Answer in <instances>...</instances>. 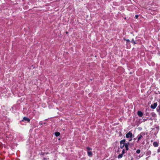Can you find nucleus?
I'll use <instances>...</instances> for the list:
<instances>
[{"label":"nucleus","instance_id":"4","mask_svg":"<svg viewBox=\"0 0 160 160\" xmlns=\"http://www.w3.org/2000/svg\"><path fill=\"white\" fill-rule=\"evenodd\" d=\"M157 105V103H156V102L154 103L153 104H152L151 105L150 107L151 108L154 109L156 108Z\"/></svg>","mask_w":160,"mask_h":160},{"label":"nucleus","instance_id":"20","mask_svg":"<svg viewBox=\"0 0 160 160\" xmlns=\"http://www.w3.org/2000/svg\"><path fill=\"white\" fill-rule=\"evenodd\" d=\"M143 156V155H140L139 156H138V158H140L141 157H142Z\"/></svg>","mask_w":160,"mask_h":160},{"label":"nucleus","instance_id":"2","mask_svg":"<svg viewBox=\"0 0 160 160\" xmlns=\"http://www.w3.org/2000/svg\"><path fill=\"white\" fill-rule=\"evenodd\" d=\"M125 140H121L120 141V147L122 149L123 148L125 145Z\"/></svg>","mask_w":160,"mask_h":160},{"label":"nucleus","instance_id":"14","mask_svg":"<svg viewBox=\"0 0 160 160\" xmlns=\"http://www.w3.org/2000/svg\"><path fill=\"white\" fill-rule=\"evenodd\" d=\"M124 40H126L127 41V43L128 44V43H129L130 41L129 39H126L125 38H124Z\"/></svg>","mask_w":160,"mask_h":160},{"label":"nucleus","instance_id":"17","mask_svg":"<svg viewBox=\"0 0 160 160\" xmlns=\"http://www.w3.org/2000/svg\"><path fill=\"white\" fill-rule=\"evenodd\" d=\"M131 42L132 43H133L134 44H136V43L135 42V41H134L133 39H132V40L131 41Z\"/></svg>","mask_w":160,"mask_h":160},{"label":"nucleus","instance_id":"10","mask_svg":"<svg viewBox=\"0 0 160 160\" xmlns=\"http://www.w3.org/2000/svg\"><path fill=\"white\" fill-rule=\"evenodd\" d=\"M129 144L128 143L125 144L124 146L125 147L126 150H128V146L129 145Z\"/></svg>","mask_w":160,"mask_h":160},{"label":"nucleus","instance_id":"21","mask_svg":"<svg viewBox=\"0 0 160 160\" xmlns=\"http://www.w3.org/2000/svg\"><path fill=\"white\" fill-rule=\"evenodd\" d=\"M135 17L136 18H138V15H136L135 16Z\"/></svg>","mask_w":160,"mask_h":160},{"label":"nucleus","instance_id":"1","mask_svg":"<svg viewBox=\"0 0 160 160\" xmlns=\"http://www.w3.org/2000/svg\"><path fill=\"white\" fill-rule=\"evenodd\" d=\"M132 133L130 131L126 134V136L127 138H130L129 141H130L132 140Z\"/></svg>","mask_w":160,"mask_h":160},{"label":"nucleus","instance_id":"11","mask_svg":"<svg viewBox=\"0 0 160 160\" xmlns=\"http://www.w3.org/2000/svg\"><path fill=\"white\" fill-rule=\"evenodd\" d=\"M55 135L56 137H58L60 135V133L58 132H56L55 133Z\"/></svg>","mask_w":160,"mask_h":160},{"label":"nucleus","instance_id":"24","mask_svg":"<svg viewBox=\"0 0 160 160\" xmlns=\"http://www.w3.org/2000/svg\"><path fill=\"white\" fill-rule=\"evenodd\" d=\"M44 160H46L45 158H44Z\"/></svg>","mask_w":160,"mask_h":160},{"label":"nucleus","instance_id":"5","mask_svg":"<svg viewBox=\"0 0 160 160\" xmlns=\"http://www.w3.org/2000/svg\"><path fill=\"white\" fill-rule=\"evenodd\" d=\"M151 152L150 151L148 150L146 152V155L148 157H150V155L151 154Z\"/></svg>","mask_w":160,"mask_h":160},{"label":"nucleus","instance_id":"23","mask_svg":"<svg viewBox=\"0 0 160 160\" xmlns=\"http://www.w3.org/2000/svg\"><path fill=\"white\" fill-rule=\"evenodd\" d=\"M41 154L43 155V154H42V153H41Z\"/></svg>","mask_w":160,"mask_h":160},{"label":"nucleus","instance_id":"8","mask_svg":"<svg viewBox=\"0 0 160 160\" xmlns=\"http://www.w3.org/2000/svg\"><path fill=\"white\" fill-rule=\"evenodd\" d=\"M88 155V156L91 157L92 156V152L88 151L87 152Z\"/></svg>","mask_w":160,"mask_h":160},{"label":"nucleus","instance_id":"19","mask_svg":"<svg viewBox=\"0 0 160 160\" xmlns=\"http://www.w3.org/2000/svg\"><path fill=\"white\" fill-rule=\"evenodd\" d=\"M125 150L124 149H123L122 151V155L124 154L125 153V152H124Z\"/></svg>","mask_w":160,"mask_h":160},{"label":"nucleus","instance_id":"3","mask_svg":"<svg viewBox=\"0 0 160 160\" xmlns=\"http://www.w3.org/2000/svg\"><path fill=\"white\" fill-rule=\"evenodd\" d=\"M144 133L143 132H142L140 133V134L139 135H138V141H139L140 139L142 137V136H144Z\"/></svg>","mask_w":160,"mask_h":160},{"label":"nucleus","instance_id":"15","mask_svg":"<svg viewBox=\"0 0 160 160\" xmlns=\"http://www.w3.org/2000/svg\"><path fill=\"white\" fill-rule=\"evenodd\" d=\"M140 149H138L136 151V152L137 153V154H139L140 153Z\"/></svg>","mask_w":160,"mask_h":160},{"label":"nucleus","instance_id":"16","mask_svg":"<svg viewBox=\"0 0 160 160\" xmlns=\"http://www.w3.org/2000/svg\"><path fill=\"white\" fill-rule=\"evenodd\" d=\"M86 148H87V150H88V151H89L90 150H92V149L91 148L89 147H87Z\"/></svg>","mask_w":160,"mask_h":160},{"label":"nucleus","instance_id":"12","mask_svg":"<svg viewBox=\"0 0 160 160\" xmlns=\"http://www.w3.org/2000/svg\"><path fill=\"white\" fill-rule=\"evenodd\" d=\"M157 111L158 112H159L160 111V105H159L157 108Z\"/></svg>","mask_w":160,"mask_h":160},{"label":"nucleus","instance_id":"22","mask_svg":"<svg viewBox=\"0 0 160 160\" xmlns=\"http://www.w3.org/2000/svg\"><path fill=\"white\" fill-rule=\"evenodd\" d=\"M149 157L147 156V157L146 158V160H148Z\"/></svg>","mask_w":160,"mask_h":160},{"label":"nucleus","instance_id":"18","mask_svg":"<svg viewBox=\"0 0 160 160\" xmlns=\"http://www.w3.org/2000/svg\"><path fill=\"white\" fill-rule=\"evenodd\" d=\"M157 152L158 153L160 152V147L158 148V149Z\"/></svg>","mask_w":160,"mask_h":160},{"label":"nucleus","instance_id":"6","mask_svg":"<svg viewBox=\"0 0 160 160\" xmlns=\"http://www.w3.org/2000/svg\"><path fill=\"white\" fill-rule=\"evenodd\" d=\"M153 145L155 147H157L158 146V144L157 142H154L153 143Z\"/></svg>","mask_w":160,"mask_h":160},{"label":"nucleus","instance_id":"13","mask_svg":"<svg viewBox=\"0 0 160 160\" xmlns=\"http://www.w3.org/2000/svg\"><path fill=\"white\" fill-rule=\"evenodd\" d=\"M123 155H122V154H120L118 156V158H121L122 157V156H123Z\"/></svg>","mask_w":160,"mask_h":160},{"label":"nucleus","instance_id":"7","mask_svg":"<svg viewBox=\"0 0 160 160\" xmlns=\"http://www.w3.org/2000/svg\"><path fill=\"white\" fill-rule=\"evenodd\" d=\"M138 116H139L141 117H142V116L143 115V113L141 111H138Z\"/></svg>","mask_w":160,"mask_h":160},{"label":"nucleus","instance_id":"9","mask_svg":"<svg viewBox=\"0 0 160 160\" xmlns=\"http://www.w3.org/2000/svg\"><path fill=\"white\" fill-rule=\"evenodd\" d=\"M23 120L24 121H27L28 122L30 121V119L26 117L23 118Z\"/></svg>","mask_w":160,"mask_h":160}]
</instances>
